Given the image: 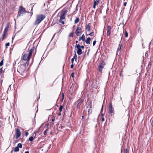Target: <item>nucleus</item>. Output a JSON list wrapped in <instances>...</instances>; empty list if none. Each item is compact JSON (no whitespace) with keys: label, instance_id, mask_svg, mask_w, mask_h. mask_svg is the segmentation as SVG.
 Wrapping results in <instances>:
<instances>
[{"label":"nucleus","instance_id":"55","mask_svg":"<svg viewBox=\"0 0 153 153\" xmlns=\"http://www.w3.org/2000/svg\"><path fill=\"white\" fill-rule=\"evenodd\" d=\"M1 70H2V68H1V69H0V71Z\"/></svg>","mask_w":153,"mask_h":153},{"label":"nucleus","instance_id":"46","mask_svg":"<svg viewBox=\"0 0 153 153\" xmlns=\"http://www.w3.org/2000/svg\"><path fill=\"white\" fill-rule=\"evenodd\" d=\"M55 118L54 117L53 118H52V122H54V120H55Z\"/></svg>","mask_w":153,"mask_h":153},{"label":"nucleus","instance_id":"33","mask_svg":"<svg viewBox=\"0 0 153 153\" xmlns=\"http://www.w3.org/2000/svg\"><path fill=\"white\" fill-rule=\"evenodd\" d=\"M102 118L101 121H102V122H103V121H104V120H105L104 118L103 117V114H102Z\"/></svg>","mask_w":153,"mask_h":153},{"label":"nucleus","instance_id":"28","mask_svg":"<svg viewBox=\"0 0 153 153\" xmlns=\"http://www.w3.org/2000/svg\"><path fill=\"white\" fill-rule=\"evenodd\" d=\"M3 61H4V59H3L1 61V62H0V66H1L3 65V63H4Z\"/></svg>","mask_w":153,"mask_h":153},{"label":"nucleus","instance_id":"8","mask_svg":"<svg viewBox=\"0 0 153 153\" xmlns=\"http://www.w3.org/2000/svg\"><path fill=\"white\" fill-rule=\"evenodd\" d=\"M109 111L108 113L109 114H112L114 113V109L112 107V104L110 103L109 105Z\"/></svg>","mask_w":153,"mask_h":153},{"label":"nucleus","instance_id":"38","mask_svg":"<svg viewBox=\"0 0 153 153\" xmlns=\"http://www.w3.org/2000/svg\"><path fill=\"white\" fill-rule=\"evenodd\" d=\"M9 45H10V43L9 42L6 43L5 44V46L6 47L9 46Z\"/></svg>","mask_w":153,"mask_h":153},{"label":"nucleus","instance_id":"27","mask_svg":"<svg viewBox=\"0 0 153 153\" xmlns=\"http://www.w3.org/2000/svg\"><path fill=\"white\" fill-rule=\"evenodd\" d=\"M80 46L79 44H76V47L77 48V49L80 48Z\"/></svg>","mask_w":153,"mask_h":153},{"label":"nucleus","instance_id":"26","mask_svg":"<svg viewBox=\"0 0 153 153\" xmlns=\"http://www.w3.org/2000/svg\"><path fill=\"white\" fill-rule=\"evenodd\" d=\"M111 32V31L107 30V36H108L110 35Z\"/></svg>","mask_w":153,"mask_h":153},{"label":"nucleus","instance_id":"53","mask_svg":"<svg viewBox=\"0 0 153 153\" xmlns=\"http://www.w3.org/2000/svg\"><path fill=\"white\" fill-rule=\"evenodd\" d=\"M149 65H150V64L149 63V64L148 66H149Z\"/></svg>","mask_w":153,"mask_h":153},{"label":"nucleus","instance_id":"52","mask_svg":"<svg viewBox=\"0 0 153 153\" xmlns=\"http://www.w3.org/2000/svg\"><path fill=\"white\" fill-rule=\"evenodd\" d=\"M151 42H150V43H149V45H151Z\"/></svg>","mask_w":153,"mask_h":153},{"label":"nucleus","instance_id":"19","mask_svg":"<svg viewBox=\"0 0 153 153\" xmlns=\"http://www.w3.org/2000/svg\"><path fill=\"white\" fill-rule=\"evenodd\" d=\"M20 9L19 10H20L21 11H22L25 13L26 12V11H25V9L24 8L22 7L21 6L20 7Z\"/></svg>","mask_w":153,"mask_h":153},{"label":"nucleus","instance_id":"56","mask_svg":"<svg viewBox=\"0 0 153 153\" xmlns=\"http://www.w3.org/2000/svg\"><path fill=\"white\" fill-rule=\"evenodd\" d=\"M31 10V11H32V10H33V8H32Z\"/></svg>","mask_w":153,"mask_h":153},{"label":"nucleus","instance_id":"31","mask_svg":"<svg viewBox=\"0 0 153 153\" xmlns=\"http://www.w3.org/2000/svg\"><path fill=\"white\" fill-rule=\"evenodd\" d=\"M125 36L126 37H127L128 36V33L126 31H125Z\"/></svg>","mask_w":153,"mask_h":153},{"label":"nucleus","instance_id":"35","mask_svg":"<svg viewBox=\"0 0 153 153\" xmlns=\"http://www.w3.org/2000/svg\"><path fill=\"white\" fill-rule=\"evenodd\" d=\"M124 152L125 153H129V151L127 149H125Z\"/></svg>","mask_w":153,"mask_h":153},{"label":"nucleus","instance_id":"3","mask_svg":"<svg viewBox=\"0 0 153 153\" xmlns=\"http://www.w3.org/2000/svg\"><path fill=\"white\" fill-rule=\"evenodd\" d=\"M18 71L21 75H23L25 71V65L24 64L19 65L18 68Z\"/></svg>","mask_w":153,"mask_h":153},{"label":"nucleus","instance_id":"9","mask_svg":"<svg viewBox=\"0 0 153 153\" xmlns=\"http://www.w3.org/2000/svg\"><path fill=\"white\" fill-rule=\"evenodd\" d=\"M21 135V133L19 129L17 128L16 130V139L18 138Z\"/></svg>","mask_w":153,"mask_h":153},{"label":"nucleus","instance_id":"2","mask_svg":"<svg viewBox=\"0 0 153 153\" xmlns=\"http://www.w3.org/2000/svg\"><path fill=\"white\" fill-rule=\"evenodd\" d=\"M45 16L42 14L36 15L34 25H38L45 18Z\"/></svg>","mask_w":153,"mask_h":153},{"label":"nucleus","instance_id":"5","mask_svg":"<svg viewBox=\"0 0 153 153\" xmlns=\"http://www.w3.org/2000/svg\"><path fill=\"white\" fill-rule=\"evenodd\" d=\"M83 100L79 99L75 102V104L76 105L77 108L79 109L80 108L81 104L83 102Z\"/></svg>","mask_w":153,"mask_h":153},{"label":"nucleus","instance_id":"21","mask_svg":"<svg viewBox=\"0 0 153 153\" xmlns=\"http://www.w3.org/2000/svg\"><path fill=\"white\" fill-rule=\"evenodd\" d=\"M79 19L78 18H76V19L74 21V23L75 24H76L78 23L79 22Z\"/></svg>","mask_w":153,"mask_h":153},{"label":"nucleus","instance_id":"51","mask_svg":"<svg viewBox=\"0 0 153 153\" xmlns=\"http://www.w3.org/2000/svg\"><path fill=\"white\" fill-rule=\"evenodd\" d=\"M76 43H77L78 42V41H76Z\"/></svg>","mask_w":153,"mask_h":153},{"label":"nucleus","instance_id":"16","mask_svg":"<svg viewBox=\"0 0 153 153\" xmlns=\"http://www.w3.org/2000/svg\"><path fill=\"white\" fill-rule=\"evenodd\" d=\"M9 27V25H7L6 27H5L4 29V32L7 33Z\"/></svg>","mask_w":153,"mask_h":153},{"label":"nucleus","instance_id":"48","mask_svg":"<svg viewBox=\"0 0 153 153\" xmlns=\"http://www.w3.org/2000/svg\"><path fill=\"white\" fill-rule=\"evenodd\" d=\"M61 114V112H60V113H59L58 114V115L59 116H60Z\"/></svg>","mask_w":153,"mask_h":153},{"label":"nucleus","instance_id":"1","mask_svg":"<svg viewBox=\"0 0 153 153\" xmlns=\"http://www.w3.org/2000/svg\"><path fill=\"white\" fill-rule=\"evenodd\" d=\"M33 49H30L28 53H24L22 54V59L24 61H26L25 65L27 66L29 64V61L32 55Z\"/></svg>","mask_w":153,"mask_h":153},{"label":"nucleus","instance_id":"18","mask_svg":"<svg viewBox=\"0 0 153 153\" xmlns=\"http://www.w3.org/2000/svg\"><path fill=\"white\" fill-rule=\"evenodd\" d=\"M86 29L88 31H90L91 30V28L89 25H88L86 26Z\"/></svg>","mask_w":153,"mask_h":153},{"label":"nucleus","instance_id":"13","mask_svg":"<svg viewBox=\"0 0 153 153\" xmlns=\"http://www.w3.org/2000/svg\"><path fill=\"white\" fill-rule=\"evenodd\" d=\"M91 39L90 37L87 38V40H85V42L87 44H90Z\"/></svg>","mask_w":153,"mask_h":153},{"label":"nucleus","instance_id":"39","mask_svg":"<svg viewBox=\"0 0 153 153\" xmlns=\"http://www.w3.org/2000/svg\"><path fill=\"white\" fill-rule=\"evenodd\" d=\"M96 42L95 40L93 42V46H94L96 43Z\"/></svg>","mask_w":153,"mask_h":153},{"label":"nucleus","instance_id":"47","mask_svg":"<svg viewBox=\"0 0 153 153\" xmlns=\"http://www.w3.org/2000/svg\"><path fill=\"white\" fill-rule=\"evenodd\" d=\"M71 68H73L74 67V65L72 64L71 65Z\"/></svg>","mask_w":153,"mask_h":153},{"label":"nucleus","instance_id":"10","mask_svg":"<svg viewBox=\"0 0 153 153\" xmlns=\"http://www.w3.org/2000/svg\"><path fill=\"white\" fill-rule=\"evenodd\" d=\"M100 0H97V1H94V4L93 6V8L94 9H95L96 7V6L97 5L98 3H99Z\"/></svg>","mask_w":153,"mask_h":153},{"label":"nucleus","instance_id":"49","mask_svg":"<svg viewBox=\"0 0 153 153\" xmlns=\"http://www.w3.org/2000/svg\"><path fill=\"white\" fill-rule=\"evenodd\" d=\"M25 153H29V152L28 151H26L25 152Z\"/></svg>","mask_w":153,"mask_h":153},{"label":"nucleus","instance_id":"20","mask_svg":"<svg viewBox=\"0 0 153 153\" xmlns=\"http://www.w3.org/2000/svg\"><path fill=\"white\" fill-rule=\"evenodd\" d=\"M13 151L15 152H18L19 151V149L17 146L16 147L14 148Z\"/></svg>","mask_w":153,"mask_h":153},{"label":"nucleus","instance_id":"37","mask_svg":"<svg viewBox=\"0 0 153 153\" xmlns=\"http://www.w3.org/2000/svg\"><path fill=\"white\" fill-rule=\"evenodd\" d=\"M121 46H122V45L121 44V45H120V48H119L117 50V52H118V51L119 50V51H120V50H121Z\"/></svg>","mask_w":153,"mask_h":153},{"label":"nucleus","instance_id":"29","mask_svg":"<svg viewBox=\"0 0 153 153\" xmlns=\"http://www.w3.org/2000/svg\"><path fill=\"white\" fill-rule=\"evenodd\" d=\"M63 106L62 105H61L59 108V110L60 112H61L62 110Z\"/></svg>","mask_w":153,"mask_h":153},{"label":"nucleus","instance_id":"58","mask_svg":"<svg viewBox=\"0 0 153 153\" xmlns=\"http://www.w3.org/2000/svg\"><path fill=\"white\" fill-rule=\"evenodd\" d=\"M33 61H32V63H33Z\"/></svg>","mask_w":153,"mask_h":153},{"label":"nucleus","instance_id":"24","mask_svg":"<svg viewBox=\"0 0 153 153\" xmlns=\"http://www.w3.org/2000/svg\"><path fill=\"white\" fill-rule=\"evenodd\" d=\"M17 146L19 148H22V145L21 143H18L17 145Z\"/></svg>","mask_w":153,"mask_h":153},{"label":"nucleus","instance_id":"42","mask_svg":"<svg viewBox=\"0 0 153 153\" xmlns=\"http://www.w3.org/2000/svg\"><path fill=\"white\" fill-rule=\"evenodd\" d=\"M28 134V133L27 132H25V136L27 137Z\"/></svg>","mask_w":153,"mask_h":153},{"label":"nucleus","instance_id":"40","mask_svg":"<svg viewBox=\"0 0 153 153\" xmlns=\"http://www.w3.org/2000/svg\"><path fill=\"white\" fill-rule=\"evenodd\" d=\"M64 97V94L63 93L62 95V101L63 100Z\"/></svg>","mask_w":153,"mask_h":153},{"label":"nucleus","instance_id":"11","mask_svg":"<svg viewBox=\"0 0 153 153\" xmlns=\"http://www.w3.org/2000/svg\"><path fill=\"white\" fill-rule=\"evenodd\" d=\"M81 40L83 41L85 40V36L84 34H83L81 37L79 38V41H80Z\"/></svg>","mask_w":153,"mask_h":153},{"label":"nucleus","instance_id":"44","mask_svg":"<svg viewBox=\"0 0 153 153\" xmlns=\"http://www.w3.org/2000/svg\"><path fill=\"white\" fill-rule=\"evenodd\" d=\"M74 58H72L71 59V62L72 63H73L74 62Z\"/></svg>","mask_w":153,"mask_h":153},{"label":"nucleus","instance_id":"4","mask_svg":"<svg viewBox=\"0 0 153 153\" xmlns=\"http://www.w3.org/2000/svg\"><path fill=\"white\" fill-rule=\"evenodd\" d=\"M67 12L68 11L66 10L63 11L62 12L61 15L60 16V18L59 20V22L62 25L64 24V21H63L62 20L65 19V15L67 13Z\"/></svg>","mask_w":153,"mask_h":153},{"label":"nucleus","instance_id":"45","mask_svg":"<svg viewBox=\"0 0 153 153\" xmlns=\"http://www.w3.org/2000/svg\"><path fill=\"white\" fill-rule=\"evenodd\" d=\"M127 2H124V6H126V4H127Z\"/></svg>","mask_w":153,"mask_h":153},{"label":"nucleus","instance_id":"14","mask_svg":"<svg viewBox=\"0 0 153 153\" xmlns=\"http://www.w3.org/2000/svg\"><path fill=\"white\" fill-rule=\"evenodd\" d=\"M24 13L19 10L18 13V15L19 16H22Z\"/></svg>","mask_w":153,"mask_h":153},{"label":"nucleus","instance_id":"6","mask_svg":"<svg viewBox=\"0 0 153 153\" xmlns=\"http://www.w3.org/2000/svg\"><path fill=\"white\" fill-rule=\"evenodd\" d=\"M75 33L77 36H79L82 34V28L78 27L75 31Z\"/></svg>","mask_w":153,"mask_h":153},{"label":"nucleus","instance_id":"25","mask_svg":"<svg viewBox=\"0 0 153 153\" xmlns=\"http://www.w3.org/2000/svg\"><path fill=\"white\" fill-rule=\"evenodd\" d=\"M34 139L33 137H30L29 138V140L30 141H32Z\"/></svg>","mask_w":153,"mask_h":153},{"label":"nucleus","instance_id":"17","mask_svg":"<svg viewBox=\"0 0 153 153\" xmlns=\"http://www.w3.org/2000/svg\"><path fill=\"white\" fill-rule=\"evenodd\" d=\"M6 33H7L6 32H3V35H2V36H3L2 39L3 40L6 37Z\"/></svg>","mask_w":153,"mask_h":153},{"label":"nucleus","instance_id":"22","mask_svg":"<svg viewBox=\"0 0 153 153\" xmlns=\"http://www.w3.org/2000/svg\"><path fill=\"white\" fill-rule=\"evenodd\" d=\"M48 125L47 126V129H46L44 132V134L45 135H47V132L48 130Z\"/></svg>","mask_w":153,"mask_h":153},{"label":"nucleus","instance_id":"30","mask_svg":"<svg viewBox=\"0 0 153 153\" xmlns=\"http://www.w3.org/2000/svg\"><path fill=\"white\" fill-rule=\"evenodd\" d=\"M74 36V33H71L69 35V36L70 37H73Z\"/></svg>","mask_w":153,"mask_h":153},{"label":"nucleus","instance_id":"43","mask_svg":"<svg viewBox=\"0 0 153 153\" xmlns=\"http://www.w3.org/2000/svg\"><path fill=\"white\" fill-rule=\"evenodd\" d=\"M74 73H72L71 75V76L72 77H74Z\"/></svg>","mask_w":153,"mask_h":153},{"label":"nucleus","instance_id":"15","mask_svg":"<svg viewBox=\"0 0 153 153\" xmlns=\"http://www.w3.org/2000/svg\"><path fill=\"white\" fill-rule=\"evenodd\" d=\"M72 87H73V88H74V90H75L77 88V85L76 84H73V85H72V86L71 87V88H72Z\"/></svg>","mask_w":153,"mask_h":153},{"label":"nucleus","instance_id":"54","mask_svg":"<svg viewBox=\"0 0 153 153\" xmlns=\"http://www.w3.org/2000/svg\"><path fill=\"white\" fill-rule=\"evenodd\" d=\"M52 133V132L51 131L50 132V134H51Z\"/></svg>","mask_w":153,"mask_h":153},{"label":"nucleus","instance_id":"32","mask_svg":"<svg viewBox=\"0 0 153 153\" xmlns=\"http://www.w3.org/2000/svg\"><path fill=\"white\" fill-rule=\"evenodd\" d=\"M73 58H74V59H75L76 60L77 59V56L76 53L75 54V55L74 56Z\"/></svg>","mask_w":153,"mask_h":153},{"label":"nucleus","instance_id":"57","mask_svg":"<svg viewBox=\"0 0 153 153\" xmlns=\"http://www.w3.org/2000/svg\"><path fill=\"white\" fill-rule=\"evenodd\" d=\"M67 153H69V152H67Z\"/></svg>","mask_w":153,"mask_h":153},{"label":"nucleus","instance_id":"41","mask_svg":"<svg viewBox=\"0 0 153 153\" xmlns=\"http://www.w3.org/2000/svg\"><path fill=\"white\" fill-rule=\"evenodd\" d=\"M80 48H82V49H84V47L83 45L80 46Z\"/></svg>","mask_w":153,"mask_h":153},{"label":"nucleus","instance_id":"50","mask_svg":"<svg viewBox=\"0 0 153 153\" xmlns=\"http://www.w3.org/2000/svg\"><path fill=\"white\" fill-rule=\"evenodd\" d=\"M102 109H103V105H102V109H101V111H102Z\"/></svg>","mask_w":153,"mask_h":153},{"label":"nucleus","instance_id":"7","mask_svg":"<svg viewBox=\"0 0 153 153\" xmlns=\"http://www.w3.org/2000/svg\"><path fill=\"white\" fill-rule=\"evenodd\" d=\"M105 63L102 62L100 63L99 65V71L101 73L102 72V70L104 68V66L105 65Z\"/></svg>","mask_w":153,"mask_h":153},{"label":"nucleus","instance_id":"34","mask_svg":"<svg viewBox=\"0 0 153 153\" xmlns=\"http://www.w3.org/2000/svg\"><path fill=\"white\" fill-rule=\"evenodd\" d=\"M150 122L151 123V125L152 126H153V119H152L151 120Z\"/></svg>","mask_w":153,"mask_h":153},{"label":"nucleus","instance_id":"23","mask_svg":"<svg viewBox=\"0 0 153 153\" xmlns=\"http://www.w3.org/2000/svg\"><path fill=\"white\" fill-rule=\"evenodd\" d=\"M111 27L110 25H109L107 27V30L111 31Z\"/></svg>","mask_w":153,"mask_h":153},{"label":"nucleus","instance_id":"36","mask_svg":"<svg viewBox=\"0 0 153 153\" xmlns=\"http://www.w3.org/2000/svg\"><path fill=\"white\" fill-rule=\"evenodd\" d=\"M89 35L91 36H93L94 35V33L93 32H92L91 33H90Z\"/></svg>","mask_w":153,"mask_h":153},{"label":"nucleus","instance_id":"12","mask_svg":"<svg viewBox=\"0 0 153 153\" xmlns=\"http://www.w3.org/2000/svg\"><path fill=\"white\" fill-rule=\"evenodd\" d=\"M77 53L79 55H80L82 53V52L81 49L80 48L78 49Z\"/></svg>","mask_w":153,"mask_h":153}]
</instances>
